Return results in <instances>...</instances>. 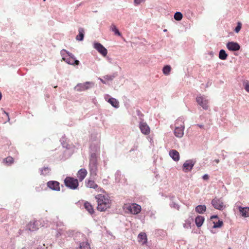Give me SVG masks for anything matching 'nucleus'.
<instances>
[{
    "mask_svg": "<svg viewBox=\"0 0 249 249\" xmlns=\"http://www.w3.org/2000/svg\"><path fill=\"white\" fill-rule=\"evenodd\" d=\"M108 102L111 104V105L116 108H118L119 107V103L118 101L114 98H109L108 100Z\"/></svg>",
    "mask_w": 249,
    "mask_h": 249,
    "instance_id": "obj_20",
    "label": "nucleus"
},
{
    "mask_svg": "<svg viewBox=\"0 0 249 249\" xmlns=\"http://www.w3.org/2000/svg\"><path fill=\"white\" fill-rule=\"evenodd\" d=\"M84 207L89 213L92 214L93 213L94 210L92 208V206L88 202H85L84 203Z\"/></svg>",
    "mask_w": 249,
    "mask_h": 249,
    "instance_id": "obj_26",
    "label": "nucleus"
},
{
    "mask_svg": "<svg viewBox=\"0 0 249 249\" xmlns=\"http://www.w3.org/2000/svg\"><path fill=\"white\" fill-rule=\"evenodd\" d=\"M245 89L247 92H249V84L247 83L245 86Z\"/></svg>",
    "mask_w": 249,
    "mask_h": 249,
    "instance_id": "obj_39",
    "label": "nucleus"
},
{
    "mask_svg": "<svg viewBox=\"0 0 249 249\" xmlns=\"http://www.w3.org/2000/svg\"><path fill=\"white\" fill-rule=\"evenodd\" d=\"M79 249H90V248L88 242H83L81 244Z\"/></svg>",
    "mask_w": 249,
    "mask_h": 249,
    "instance_id": "obj_31",
    "label": "nucleus"
},
{
    "mask_svg": "<svg viewBox=\"0 0 249 249\" xmlns=\"http://www.w3.org/2000/svg\"><path fill=\"white\" fill-rule=\"evenodd\" d=\"M4 114H5L6 115V116H7V117H8V121H9V120H10V118H9V117L8 114L7 112H6L5 111H4Z\"/></svg>",
    "mask_w": 249,
    "mask_h": 249,
    "instance_id": "obj_43",
    "label": "nucleus"
},
{
    "mask_svg": "<svg viewBox=\"0 0 249 249\" xmlns=\"http://www.w3.org/2000/svg\"><path fill=\"white\" fill-rule=\"evenodd\" d=\"M209 178V176L208 174H205L203 176L202 178L204 180H208Z\"/></svg>",
    "mask_w": 249,
    "mask_h": 249,
    "instance_id": "obj_38",
    "label": "nucleus"
},
{
    "mask_svg": "<svg viewBox=\"0 0 249 249\" xmlns=\"http://www.w3.org/2000/svg\"><path fill=\"white\" fill-rule=\"evenodd\" d=\"M184 119L182 117H179L175 123V135L178 138H182L184 135Z\"/></svg>",
    "mask_w": 249,
    "mask_h": 249,
    "instance_id": "obj_2",
    "label": "nucleus"
},
{
    "mask_svg": "<svg viewBox=\"0 0 249 249\" xmlns=\"http://www.w3.org/2000/svg\"><path fill=\"white\" fill-rule=\"evenodd\" d=\"M139 128L141 132L144 135H148L149 134L150 129L146 123L142 121L140 123Z\"/></svg>",
    "mask_w": 249,
    "mask_h": 249,
    "instance_id": "obj_11",
    "label": "nucleus"
},
{
    "mask_svg": "<svg viewBox=\"0 0 249 249\" xmlns=\"http://www.w3.org/2000/svg\"><path fill=\"white\" fill-rule=\"evenodd\" d=\"M109 98H111L110 96L108 94H106L104 96V98L106 101L108 102V100Z\"/></svg>",
    "mask_w": 249,
    "mask_h": 249,
    "instance_id": "obj_40",
    "label": "nucleus"
},
{
    "mask_svg": "<svg viewBox=\"0 0 249 249\" xmlns=\"http://www.w3.org/2000/svg\"><path fill=\"white\" fill-rule=\"evenodd\" d=\"M114 78V76L112 75H107L104 77V78L108 81H112Z\"/></svg>",
    "mask_w": 249,
    "mask_h": 249,
    "instance_id": "obj_34",
    "label": "nucleus"
},
{
    "mask_svg": "<svg viewBox=\"0 0 249 249\" xmlns=\"http://www.w3.org/2000/svg\"><path fill=\"white\" fill-rule=\"evenodd\" d=\"M94 86V83L91 81H87L83 83H78L74 87L75 90L81 92L89 89Z\"/></svg>",
    "mask_w": 249,
    "mask_h": 249,
    "instance_id": "obj_5",
    "label": "nucleus"
},
{
    "mask_svg": "<svg viewBox=\"0 0 249 249\" xmlns=\"http://www.w3.org/2000/svg\"><path fill=\"white\" fill-rule=\"evenodd\" d=\"M78 35L76 36V39L78 41H82L83 40L84 36V29L83 28H79L78 29Z\"/></svg>",
    "mask_w": 249,
    "mask_h": 249,
    "instance_id": "obj_22",
    "label": "nucleus"
},
{
    "mask_svg": "<svg viewBox=\"0 0 249 249\" xmlns=\"http://www.w3.org/2000/svg\"><path fill=\"white\" fill-rule=\"evenodd\" d=\"M99 147H97L96 148V150H95V152H97V151H98V150H99Z\"/></svg>",
    "mask_w": 249,
    "mask_h": 249,
    "instance_id": "obj_46",
    "label": "nucleus"
},
{
    "mask_svg": "<svg viewBox=\"0 0 249 249\" xmlns=\"http://www.w3.org/2000/svg\"><path fill=\"white\" fill-rule=\"evenodd\" d=\"M204 221V218L202 216L198 215L195 219V222L197 227H201Z\"/></svg>",
    "mask_w": 249,
    "mask_h": 249,
    "instance_id": "obj_21",
    "label": "nucleus"
},
{
    "mask_svg": "<svg viewBox=\"0 0 249 249\" xmlns=\"http://www.w3.org/2000/svg\"><path fill=\"white\" fill-rule=\"evenodd\" d=\"M21 249H26V248L23 247V248H22Z\"/></svg>",
    "mask_w": 249,
    "mask_h": 249,
    "instance_id": "obj_48",
    "label": "nucleus"
},
{
    "mask_svg": "<svg viewBox=\"0 0 249 249\" xmlns=\"http://www.w3.org/2000/svg\"><path fill=\"white\" fill-rule=\"evenodd\" d=\"M227 54L224 50H221L219 53V58L221 60H226L227 57Z\"/></svg>",
    "mask_w": 249,
    "mask_h": 249,
    "instance_id": "obj_28",
    "label": "nucleus"
},
{
    "mask_svg": "<svg viewBox=\"0 0 249 249\" xmlns=\"http://www.w3.org/2000/svg\"><path fill=\"white\" fill-rule=\"evenodd\" d=\"M241 26H242V24L240 22H238L237 25L234 30L235 32L237 33H238L240 31V30H241Z\"/></svg>",
    "mask_w": 249,
    "mask_h": 249,
    "instance_id": "obj_36",
    "label": "nucleus"
},
{
    "mask_svg": "<svg viewBox=\"0 0 249 249\" xmlns=\"http://www.w3.org/2000/svg\"><path fill=\"white\" fill-rule=\"evenodd\" d=\"M211 203L215 209L219 210H223L225 207L221 198L215 197L212 200Z\"/></svg>",
    "mask_w": 249,
    "mask_h": 249,
    "instance_id": "obj_9",
    "label": "nucleus"
},
{
    "mask_svg": "<svg viewBox=\"0 0 249 249\" xmlns=\"http://www.w3.org/2000/svg\"><path fill=\"white\" fill-rule=\"evenodd\" d=\"M213 228H220L221 227L223 223V221L222 220H218V222H213Z\"/></svg>",
    "mask_w": 249,
    "mask_h": 249,
    "instance_id": "obj_32",
    "label": "nucleus"
},
{
    "mask_svg": "<svg viewBox=\"0 0 249 249\" xmlns=\"http://www.w3.org/2000/svg\"><path fill=\"white\" fill-rule=\"evenodd\" d=\"M169 155L175 161H177L179 160V154L176 150H171L169 152Z\"/></svg>",
    "mask_w": 249,
    "mask_h": 249,
    "instance_id": "obj_17",
    "label": "nucleus"
},
{
    "mask_svg": "<svg viewBox=\"0 0 249 249\" xmlns=\"http://www.w3.org/2000/svg\"><path fill=\"white\" fill-rule=\"evenodd\" d=\"M195 164V162L191 160H186L183 165V170L185 172H187L190 171L194 165Z\"/></svg>",
    "mask_w": 249,
    "mask_h": 249,
    "instance_id": "obj_12",
    "label": "nucleus"
},
{
    "mask_svg": "<svg viewBox=\"0 0 249 249\" xmlns=\"http://www.w3.org/2000/svg\"><path fill=\"white\" fill-rule=\"evenodd\" d=\"M89 170L91 176L94 177L97 175V156L95 153H92L90 155L89 163Z\"/></svg>",
    "mask_w": 249,
    "mask_h": 249,
    "instance_id": "obj_4",
    "label": "nucleus"
},
{
    "mask_svg": "<svg viewBox=\"0 0 249 249\" xmlns=\"http://www.w3.org/2000/svg\"><path fill=\"white\" fill-rule=\"evenodd\" d=\"M39 222L37 221H31L27 225V229L30 231H35L38 229Z\"/></svg>",
    "mask_w": 249,
    "mask_h": 249,
    "instance_id": "obj_13",
    "label": "nucleus"
},
{
    "mask_svg": "<svg viewBox=\"0 0 249 249\" xmlns=\"http://www.w3.org/2000/svg\"><path fill=\"white\" fill-rule=\"evenodd\" d=\"M196 102L204 109L207 110L209 107V101L206 96L200 94L197 95L196 97Z\"/></svg>",
    "mask_w": 249,
    "mask_h": 249,
    "instance_id": "obj_6",
    "label": "nucleus"
},
{
    "mask_svg": "<svg viewBox=\"0 0 249 249\" xmlns=\"http://www.w3.org/2000/svg\"><path fill=\"white\" fill-rule=\"evenodd\" d=\"M86 186L89 188L96 189L98 185L96 184L93 180H88V181H86Z\"/></svg>",
    "mask_w": 249,
    "mask_h": 249,
    "instance_id": "obj_25",
    "label": "nucleus"
},
{
    "mask_svg": "<svg viewBox=\"0 0 249 249\" xmlns=\"http://www.w3.org/2000/svg\"><path fill=\"white\" fill-rule=\"evenodd\" d=\"M48 187L55 191H59V183L56 181H50L47 183Z\"/></svg>",
    "mask_w": 249,
    "mask_h": 249,
    "instance_id": "obj_15",
    "label": "nucleus"
},
{
    "mask_svg": "<svg viewBox=\"0 0 249 249\" xmlns=\"http://www.w3.org/2000/svg\"><path fill=\"white\" fill-rule=\"evenodd\" d=\"M13 158L11 157H8L4 160V161L8 164H11L13 162Z\"/></svg>",
    "mask_w": 249,
    "mask_h": 249,
    "instance_id": "obj_33",
    "label": "nucleus"
},
{
    "mask_svg": "<svg viewBox=\"0 0 249 249\" xmlns=\"http://www.w3.org/2000/svg\"><path fill=\"white\" fill-rule=\"evenodd\" d=\"M170 206H171V207H173V208H175L177 209H178V208H179V206L177 204H176V203H175L174 202H172L170 204Z\"/></svg>",
    "mask_w": 249,
    "mask_h": 249,
    "instance_id": "obj_37",
    "label": "nucleus"
},
{
    "mask_svg": "<svg viewBox=\"0 0 249 249\" xmlns=\"http://www.w3.org/2000/svg\"><path fill=\"white\" fill-rule=\"evenodd\" d=\"M226 46L229 50L232 51H238L240 48L239 45L237 43L234 42H229L227 44Z\"/></svg>",
    "mask_w": 249,
    "mask_h": 249,
    "instance_id": "obj_14",
    "label": "nucleus"
},
{
    "mask_svg": "<svg viewBox=\"0 0 249 249\" xmlns=\"http://www.w3.org/2000/svg\"><path fill=\"white\" fill-rule=\"evenodd\" d=\"M197 125L198 126H199L200 128H203V127H204V125H202V124H197Z\"/></svg>",
    "mask_w": 249,
    "mask_h": 249,
    "instance_id": "obj_44",
    "label": "nucleus"
},
{
    "mask_svg": "<svg viewBox=\"0 0 249 249\" xmlns=\"http://www.w3.org/2000/svg\"><path fill=\"white\" fill-rule=\"evenodd\" d=\"M98 206L97 209L100 212L105 211L111 206V200L108 196L99 194L96 196Z\"/></svg>",
    "mask_w": 249,
    "mask_h": 249,
    "instance_id": "obj_1",
    "label": "nucleus"
},
{
    "mask_svg": "<svg viewBox=\"0 0 249 249\" xmlns=\"http://www.w3.org/2000/svg\"><path fill=\"white\" fill-rule=\"evenodd\" d=\"M164 32H166L167 31V30L166 29H165L163 30Z\"/></svg>",
    "mask_w": 249,
    "mask_h": 249,
    "instance_id": "obj_47",
    "label": "nucleus"
},
{
    "mask_svg": "<svg viewBox=\"0 0 249 249\" xmlns=\"http://www.w3.org/2000/svg\"><path fill=\"white\" fill-rule=\"evenodd\" d=\"M214 161L216 163H218L219 162V160H214Z\"/></svg>",
    "mask_w": 249,
    "mask_h": 249,
    "instance_id": "obj_45",
    "label": "nucleus"
},
{
    "mask_svg": "<svg viewBox=\"0 0 249 249\" xmlns=\"http://www.w3.org/2000/svg\"><path fill=\"white\" fill-rule=\"evenodd\" d=\"M174 18L178 21H180L182 19L183 15L180 12H177L174 15Z\"/></svg>",
    "mask_w": 249,
    "mask_h": 249,
    "instance_id": "obj_29",
    "label": "nucleus"
},
{
    "mask_svg": "<svg viewBox=\"0 0 249 249\" xmlns=\"http://www.w3.org/2000/svg\"><path fill=\"white\" fill-rule=\"evenodd\" d=\"M87 175V171L85 169H80L77 173V177L80 181H82Z\"/></svg>",
    "mask_w": 249,
    "mask_h": 249,
    "instance_id": "obj_16",
    "label": "nucleus"
},
{
    "mask_svg": "<svg viewBox=\"0 0 249 249\" xmlns=\"http://www.w3.org/2000/svg\"><path fill=\"white\" fill-rule=\"evenodd\" d=\"M195 211L198 213H203L206 211V206L204 205H198L196 207Z\"/></svg>",
    "mask_w": 249,
    "mask_h": 249,
    "instance_id": "obj_23",
    "label": "nucleus"
},
{
    "mask_svg": "<svg viewBox=\"0 0 249 249\" xmlns=\"http://www.w3.org/2000/svg\"><path fill=\"white\" fill-rule=\"evenodd\" d=\"M60 54L62 57V60L67 64L71 65H79V61L75 59L74 55L66 50H62L60 52Z\"/></svg>",
    "mask_w": 249,
    "mask_h": 249,
    "instance_id": "obj_3",
    "label": "nucleus"
},
{
    "mask_svg": "<svg viewBox=\"0 0 249 249\" xmlns=\"http://www.w3.org/2000/svg\"><path fill=\"white\" fill-rule=\"evenodd\" d=\"M139 242L142 244H144L147 242V236L144 232H141L138 236Z\"/></svg>",
    "mask_w": 249,
    "mask_h": 249,
    "instance_id": "obj_18",
    "label": "nucleus"
},
{
    "mask_svg": "<svg viewBox=\"0 0 249 249\" xmlns=\"http://www.w3.org/2000/svg\"><path fill=\"white\" fill-rule=\"evenodd\" d=\"M93 47L103 56H106L107 53V50L101 43L95 42L93 44Z\"/></svg>",
    "mask_w": 249,
    "mask_h": 249,
    "instance_id": "obj_10",
    "label": "nucleus"
},
{
    "mask_svg": "<svg viewBox=\"0 0 249 249\" xmlns=\"http://www.w3.org/2000/svg\"><path fill=\"white\" fill-rule=\"evenodd\" d=\"M239 211L242 215L244 217H249V207H244L243 208L242 207H239Z\"/></svg>",
    "mask_w": 249,
    "mask_h": 249,
    "instance_id": "obj_19",
    "label": "nucleus"
},
{
    "mask_svg": "<svg viewBox=\"0 0 249 249\" xmlns=\"http://www.w3.org/2000/svg\"><path fill=\"white\" fill-rule=\"evenodd\" d=\"M109 29L111 31L114 33L115 35L118 36H121V34L119 32V30L116 27V25L114 24H112L110 27Z\"/></svg>",
    "mask_w": 249,
    "mask_h": 249,
    "instance_id": "obj_24",
    "label": "nucleus"
},
{
    "mask_svg": "<svg viewBox=\"0 0 249 249\" xmlns=\"http://www.w3.org/2000/svg\"><path fill=\"white\" fill-rule=\"evenodd\" d=\"M50 169L48 167H44V168L40 170L41 174L43 176H46L48 175L50 171Z\"/></svg>",
    "mask_w": 249,
    "mask_h": 249,
    "instance_id": "obj_30",
    "label": "nucleus"
},
{
    "mask_svg": "<svg viewBox=\"0 0 249 249\" xmlns=\"http://www.w3.org/2000/svg\"><path fill=\"white\" fill-rule=\"evenodd\" d=\"M98 79L101 82H102L103 84H107L106 81L105 80H104L103 79L101 78H99Z\"/></svg>",
    "mask_w": 249,
    "mask_h": 249,
    "instance_id": "obj_41",
    "label": "nucleus"
},
{
    "mask_svg": "<svg viewBox=\"0 0 249 249\" xmlns=\"http://www.w3.org/2000/svg\"><path fill=\"white\" fill-rule=\"evenodd\" d=\"M218 218V216L217 215H213L211 217V219H213V218Z\"/></svg>",
    "mask_w": 249,
    "mask_h": 249,
    "instance_id": "obj_42",
    "label": "nucleus"
},
{
    "mask_svg": "<svg viewBox=\"0 0 249 249\" xmlns=\"http://www.w3.org/2000/svg\"><path fill=\"white\" fill-rule=\"evenodd\" d=\"M171 70V67L169 65L165 66L162 69V71L164 74L168 75L170 74Z\"/></svg>",
    "mask_w": 249,
    "mask_h": 249,
    "instance_id": "obj_27",
    "label": "nucleus"
},
{
    "mask_svg": "<svg viewBox=\"0 0 249 249\" xmlns=\"http://www.w3.org/2000/svg\"><path fill=\"white\" fill-rule=\"evenodd\" d=\"M65 185L71 189H75L78 186V181L77 179L71 177H67L64 180Z\"/></svg>",
    "mask_w": 249,
    "mask_h": 249,
    "instance_id": "obj_7",
    "label": "nucleus"
},
{
    "mask_svg": "<svg viewBox=\"0 0 249 249\" xmlns=\"http://www.w3.org/2000/svg\"><path fill=\"white\" fill-rule=\"evenodd\" d=\"M124 209L132 214H137L141 212V206L136 203H133L125 205Z\"/></svg>",
    "mask_w": 249,
    "mask_h": 249,
    "instance_id": "obj_8",
    "label": "nucleus"
},
{
    "mask_svg": "<svg viewBox=\"0 0 249 249\" xmlns=\"http://www.w3.org/2000/svg\"><path fill=\"white\" fill-rule=\"evenodd\" d=\"M145 0H134V4L135 6H137L142 3H144Z\"/></svg>",
    "mask_w": 249,
    "mask_h": 249,
    "instance_id": "obj_35",
    "label": "nucleus"
}]
</instances>
